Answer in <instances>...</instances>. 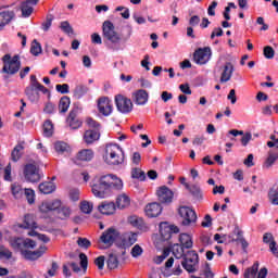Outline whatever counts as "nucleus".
<instances>
[{
  "mask_svg": "<svg viewBox=\"0 0 278 278\" xmlns=\"http://www.w3.org/2000/svg\"><path fill=\"white\" fill-rule=\"evenodd\" d=\"M268 200L271 205H278V187H271L269 189Z\"/></svg>",
  "mask_w": 278,
  "mask_h": 278,
  "instance_id": "e433bc0d",
  "label": "nucleus"
},
{
  "mask_svg": "<svg viewBox=\"0 0 278 278\" xmlns=\"http://www.w3.org/2000/svg\"><path fill=\"white\" fill-rule=\"evenodd\" d=\"M11 192L14 199H23L25 190H23V187L21 185L14 182L11 185Z\"/></svg>",
  "mask_w": 278,
  "mask_h": 278,
  "instance_id": "c9c22d12",
  "label": "nucleus"
},
{
  "mask_svg": "<svg viewBox=\"0 0 278 278\" xmlns=\"http://www.w3.org/2000/svg\"><path fill=\"white\" fill-rule=\"evenodd\" d=\"M68 108H71V98L64 96L60 99L59 112L61 114H66V112H68Z\"/></svg>",
  "mask_w": 278,
  "mask_h": 278,
  "instance_id": "72a5a7b5",
  "label": "nucleus"
},
{
  "mask_svg": "<svg viewBox=\"0 0 278 278\" xmlns=\"http://www.w3.org/2000/svg\"><path fill=\"white\" fill-rule=\"evenodd\" d=\"M92 160H94V151H92V149H83L77 152L73 159V162L74 164L81 166V164H86V162H92Z\"/></svg>",
  "mask_w": 278,
  "mask_h": 278,
  "instance_id": "2eb2a0df",
  "label": "nucleus"
},
{
  "mask_svg": "<svg viewBox=\"0 0 278 278\" xmlns=\"http://www.w3.org/2000/svg\"><path fill=\"white\" fill-rule=\"evenodd\" d=\"M67 123L71 129H79V127H81V121L77 118L74 112L70 113V116L67 117Z\"/></svg>",
  "mask_w": 278,
  "mask_h": 278,
  "instance_id": "f704fd0d",
  "label": "nucleus"
},
{
  "mask_svg": "<svg viewBox=\"0 0 278 278\" xmlns=\"http://www.w3.org/2000/svg\"><path fill=\"white\" fill-rule=\"evenodd\" d=\"M98 112L102 114V116H110L114 111V104H112V100L108 97H101L97 101Z\"/></svg>",
  "mask_w": 278,
  "mask_h": 278,
  "instance_id": "4468645a",
  "label": "nucleus"
},
{
  "mask_svg": "<svg viewBox=\"0 0 278 278\" xmlns=\"http://www.w3.org/2000/svg\"><path fill=\"white\" fill-rule=\"evenodd\" d=\"M185 188L189 190V192L197 199V201H201L203 199V191H201V187L197 185L189 186L188 184H185Z\"/></svg>",
  "mask_w": 278,
  "mask_h": 278,
  "instance_id": "7c9ffc66",
  "label": "nucleus"
},
{
  "mask_svg": "<svg viewBox=\"0 0 278 278\" xmlns=\"http://www.w3.org/2000/svg\"><path fill=\"white\" fill-rule=\"evenodd\" d=\"M98 211L104 216H112L116 214V203L104 201L98 206Z\"/></svg>",
  "mask_w": 278,
  "mask_h": 278,
  "instance_id": "aec40b11",
  "label": "nucleus"
},
{
  "mask_svg": "<svg viewBox=\"0 0 278 278\" xmlns=\"http://www.w3.org/2000/svg\"><path fill=\"white\" fill-rule=\"evenodd\" d=\"M103 160L109 166H121L125 163V152L116 143H108L104 149Z\"/></svg>",
  "mask_w": 278,
  "mask_h": 278,
  "instance_id": "7ed1b4c3",
  "label": "nucleus"
},
{
  "mask_svg": "<svg viewBox=\"0 0 278 278\" xmlns=\"http://www.w3.org/2000/svg\"><path fill=\"white\" fill-rule=\"evenodd\" d=\"M39 192L41 194H51L55 192V184L53 181H46L39 185Z\"/></svg>",
  "mask_w": 278,
  "mask_h": 278,
  "instance_id": "c85d7f7f",
  "label": "nucleus"
},
{
  "mask_svg": "<svg viewBox=\"0 0 278 278\" xmlns=\"http://www.w3.org/2000/svg\"><path fill=\"white\" fill-rule=\"evenodd\" d=\"M12 252L8 249L0 250V260H11Z\"/></svg>",
  "mask_w": 278,
  "mask_h": 278,
  "instance_id": "bf43d9fd",
  "label": "nucleus"
},
{
  "mask_svg": "<svg viewBox=\"0 0 278 278\" xmlns=\"http://www.w3.org/2000/svg\"><path fill=\"white\" fill-rule=\"evenodd\" d=\"M112 190H123V180L116 175L98 176L91 181V192L97 199L112 197Z\"/></svg>",
  "mask_w": 278,
  "mask_h": 278,
  "instance_id": "f257e3e1",
  "label": "nucleus"
},
{
  "mask_svg": "<svg viewBox=\"0 0 278 278\" xmlns=\"http://www.w3.org/2000/svg\"><path fill=\"white\" fill-rule=\"evenodd\" d=\"M87 92L88 87L78 85L74 90V97H76V99H81V97H84V94H87Z\"/></svg>",
  "mask_w": 278,
  "mask_h": 278,
  "instance_id": "c03bdc74",
  "label": "nucleus"
},
{
  "mask_svg": "<svg viewBox=\"0 0 278 278\" xmlns=\"http://www.w3.org/2000/svg\"><path fill=\"white\" fill-rule=\"evenodd\" d=\"M162 204L157 202L149 203L144 208L146 216H148V218H157V216L162 214Z\"/></svg>",
  "mask_w": 278,
  "mask_h": 278,
  "instance_id": "6ab92c4d",
  "label": "nucleus"
},
{
  "mask_svg": "<svg viewBox=\"0 0 278 278\" xmlns=\"http://www.w3.org/2000/svg\"><path fill=\"white\" fill-rule=\"evenodd\" d=\"M210 60H212V49L210 47L200 48L193 53V61L200 66L207 64Z\"/></svg>",
  "mask_w": 278,
  "mask_h": 278,
  "instance_id": "9b49d317",
  "label": "nucleus"
},
{
  "mask_svg": "<svg viewBox=\"0 0 278 278\" xmlns=\"http://www.w3.org/2000/svg\"><path fill=\"white\" fill-rule=\"evenodd\" d=\"M115 105L118 112L122 114H129V112L134 110V103L131 102V99L123 94L115 96Z\"/></svg>",
  "mask_w": 278,
  "mask_h": 278,
  "instance_id": "1a4fd4ad",
  "label": "nucleus"
},
{
  "mask_svg": "<svg viewBox=\"0 0 278 278\" xmlns=\"http://www.w3.org/2000/svg\"><path fill=\"white\" fill-rule=\"evenodd\" d=\"M24 194L29 205L36 203V192L34 189H25Z\"/></svg>",
  "mask_w": 278,
  "mask_h": 278,
  "instance_id": "49530a36",
  "label": "nucleus"
},
{
  "mask_svg": "<svg viewBox=\"0 0 278 278\" xmlns=\"http://www.w3.org/2000/svg\"><path fill=\"white\" fill-rule=\"evenodd\" d=\"M38 4V0H26L22 3L21 10H22V16L24 18H29L31 14L34 13V5Z\"/></svg>",
  "mask_w": 278,
  "mask_h": 278,
  "instance_id": "4be33fe9",
  "label": "nucleus"
},
{
  "mask_svg": "<svg viewBox=\"0 0 278 278\" xmlns=\"http://www.w3.org/2000/svg\"><path fill=\"white\" fill-rule=\"evenodd\" d=\"M61 29L64 34H73V27H71V24L66 21L61 23Z\"/></svg>",
  "mask_w": 278,
  "mask_h": 278,
  "instance_id": "13d9d810",
  "label": "nucleus"
},
{
  "mask_svg": "<svg viewBox=\"0 0 278 278\" xmlns=\"http://www.w3.org/2000/svg\"><path fill=\"white\" fill-rule=\"evenodd\" d=\"M179 245L185 249H192L194 241L192 240V235L182 232L178 237Z\"/></svg>",
  "mask_w": 278,
  "mask_h": 278,
  "instance_id": "393cba45",
  "label": "nucleus"
},
{
  "mask_svg": "<svg viewBox=\"0 0 278 278\" xmlns=\"http://www.w3.org/2000/svg\"><path fill=\"white\" fill-rule=\"evenodd\" d=\"M142 253H143L142 247H140L139 244L134 245L130 252L132 257H140Z\"/></svg>",
  "mask_w": 278,
  "mask_h": 278,
  "instance_id": "603ef678",
  "label": "nucleus"
},
{
  "mask_svg": "<svg viewBox=\"0 0 278 278\" xmlns=\"http://www.w3.org/2000/svg\"><path fill=\"white\" fill-rule=\"evenodd\" d=\"M55 88H56V92H60L61 94H68L70 92L68 84L56 85Z\"/></svg>",
  "mask_w": 278,
  "mask_h": 278,
  "instance_id": "5fc2aeb1",
  "label": "nucleus"
},
{
  "mask_svg": "<svg viewBox=\"0 0 278 278\" xmlns=\"http://www.w3.org/2000/svg\"><path fill=\"white\" fill-rule=\"evenodd\" d=\"M203 227H212V216L205 215L202 224Z\"/></svg>",
  "mask_w": 278,
  "mask_h": 278,
  "instance_id": "774afa93",
  "label": "nucleus"
},
{
  "mask_svg": "<svg viewBox=\"0 0 278 278\" xmlns=\"http://www.w3.org/2000/svg\"><path fill=\"white\" fill-rule=\"evenodd\" d=\"M121 238V232L118 229L111 227L108 228L104 232H102L99 240V249H110Z\"/></svg>",
  "mask_w": 278,
  "mask_h": 278,
  "instance_id": "423d86ee",
  "label": "nucleus"
},
{
  "mask_svg": "<svg viewBox=\"0 0 278 278\" xmlns=\"http://www.w3.org/2000/svg\"><path fill=\"white\" fill-rule=\"evenodd\" d=\"M70 149L68 143L64 141H56L54 143V151H56V153H68Z\"/></svg>",
  "mask_w": 278,
  "mask_h": 278,
  "instance_id": "58836bf2",
  "label": "nucleus"
},
{
  "mask_svg": "<svg viewBox=\"0 0 278 278\" xmlns=\"http://www.w3.org/2000/svg\"><path fill=\"white\" fill-rule=\"evenodd\" d=\"M197 264H199V254L193 250L189 251L181 262V265L187 273H194V270H197Z\"/></svg>",
  "mask_w": 278,
  "mask_h": 278,
  "instance_id": "6e6552de",
  "label": "nucleus"
},
{
  "mask_svg": "<svg viewBox=\"0 0 278 278\" xmlns=\"http://www.w3.org/2000/svg\"><path fill=\"white\" fill-rule=\"evenodd\" d=\"M102 31L104 38H106V40H110L113 45V49H118L116 48V46L121 45V35H118V33H116V30L114 29V24L110 21H105L102 25Z\"/></svg>",
  "mask_w": 278,
  "mask_h": 278,
  "instance_id": "0eeeda50",
  "label": "nucleus"
},
{
  "mask_svg": "<svg viewBox=\"0 0 278 278\" xmlns=\"http://www.w3.org/2000/svg\"><path fill=\"white\" fill-rule=\"evenodd\" d=\"M23 229H37L38 224L34 220V215H25L24 216V224L21 225Z\"/></svg>",
  "mask_w": 278,
  "mask_h": 278,
  "instance_id": "2f4dec72",
  "label": "nucleus"
},
{
  "mask_svg": "<svg viewBox=\"0 0 278 278\" xmlns=\"http://www.w3.org/2000/svg\"><path fill=\"white\" fill-rule=\"evenodd\" d=\"M184 249L182 245H180V243H176L172 247V253L175 256L176 260H181V257H184Z\"/></svg>",
  "mask_w": 278,
  "mask_h": 278,
  "instance_id": "4c0bfd02",
  "label": "nucleus"
},
{
  "mask_svg": "<svg viewBox=\"0 0 278 278\" xmlns=\"http://www.w3.org/2000/svg\"><path fill=\"white\" fill-rule=\"evenodd\" d=\"M93 207L94 205L92 204V202L86 200L80 202V212H83V214H90Z\"/></svg>",
  "mask_w": 278,
  "mask_h": 278,
  "instance_id": "79ce46f5",
  "label": "nucleus"
},
{
  "mask_svg": "<svg viewBox=\"0 0 278 278\" xmlns=\"http://www.w3.org/2000/svg\"><path fill=\"white\" fill-rule=\"evenodd\" d=\"M132 99L136 105H147L149 102V92L144 89H139L132 93Z\"/></svg>",
  "mask_w": 278,
  "mask_h": 278,
  "instance_id": "412c9836",
  "label": "nucleus"
},
{
  "mask_svg": "<svg viewBox=\"0 0 278 278\" xmlns=\"http://www.w3.org/2000/svg\"><path fill=\"white\" fill-rule=\"evenodd\" d=\"M14 18V12L12 11H3L0 13V29H3L5 25H9Z\"/></svg>",
  "mask_w": 278,
  "mask_h": 278,
  "instance_id": "bb28decb",
  "label": "nucleus"
},
{
  "mask_svg": "<svg viewBox=\"0 0 278 278\" xmlns=\"http://www.w3.org/2000/svg\"><path fill=\"white\" fill-rule=\"evenodd\" d=\"M156 197H157L159 203L168 205L173 201V199L175 197V192H173V190H170L166 186H161L156 189Z\"/></svg>",
  "mask_w": 278,
  "mask_h": 278,
  "instance_id": "ddd939ff",
  "label": "nucleus"
},
{
  "mask_svg": "<svg viewBox=\"0 0 278 278\" xmlns=\"http://www.w3.org/2000/svg\"><path fill=\"white\" fill-rule=\"evenodd\" d=\"M10 244L14 251H20V253L25 257V260L36 261L42 257L47 253V245L42 244L37 250L36 241L29 238H12Z\"/></svg>",
  "mask_w": 278,
  "mask_h": 278,
  "instance_id": "f03ea898",
  "label": "nucleus"
},
{
  "mask_svg": "<svg viewBox=\"0 0 278 278\" xmlns=\"http://www.w3.org/2000/svg\"><path fill=\"white\" fill-rule=\"evenodd\" d=\"M28 236H31V237L37 236V237H38V240H40L41 242H45V243L50 242V240H51V239H50L49 237H47L46 235L37 233V232L34 231V230L29 231V232H28Z\"/></svg>",
  "mask_w": 278,
  "mask_h": 278,
  "instance_id": "864d4df0",
  "label": "nucleus"
},
{
  "mask_svg": "<svg viewBox=\"0 0 278 278\" xmlns=\"http://www.w3.org/2000/svg\"><path fill=\"white\" fill-rule=\"evenodd\" d=\"M241 136H242L241 144H242V147H247V144H249V142H251V139L253 138V135H251V132H245Z\"/></svg>",
  "mask_w": 278,
  "mask_h": 278,
  "instance_id": "4d7b16f0",
  "label": "nucleus"
},
{
  "mask_svg": "<svg viewBox=\"0 0 278 278\" xmlns=\"http://www.w3.org/2000/svg\"><path fill=\"white\" fill-rule=\"evenodd\" d=\"M170 255V250L169 249H164L162 255H159L154 257V264H162V262L165 261L166 257Z\"/></svg>",
  "mask_w": 278,
  "mask_h": 278,
  "instance_id": "09e8293b",
  "label": "nucleus"
},
{
  "mask_svg": "<svg viewBox=\"0 0 278 278\" xmlns=\"http://www.w3.org/2000/svg\"><path fill=\"white\" fill-rule=\"evenodd\" d=\"M179 90H180L184 94H192V89H190V85H188V84H181V85H179Z\"/></svg>",
  "mask_w": 278,
  "mask_h": 278,
  "instance_id": "0e129e2a",
  "label": "nucleus"
},
{
  "mask_svg": "<svg viewBox=\"0 0 278 278\" xmlns=\"http://www.w3.org/2000/svg\"><path fill=\"white\" fill-rule=\"evenodd\" d=\"M232 75L233 64H231V62H227L222 70L220 83L227 84V81L231 79Z\"/></svg>",
  "mask_w": 278,
  "mask_h": 278,
  "instance_id": "5701e85b",
  "label": "nucleus"
},
{
  "mask_svg": "<svg viewBox=\"0 0 278 278\" xmlns=\"http://www.w3.org/2000/svg\"><path fill=\"white\" fill-rule=\"evenodd\" d=\"M24 177L26 181L36 184L40 181V169H38L33 163L26 164L24 166Z\"/></svg>",
  "mask_w": 278,
  "mask_h": 278,
  "instance_id": "f8f14e48",
  "label": "nucleus"
},
{
  "mask_svg": "<svg viewBox=\"0 0 278 278\" xmlns=\"http://www.w3.org/2000/svg\"><path fill=\"white\" fill-rule=\"evenodd\" d=\"M178 214L184 219L182 225L185 227L192 225V223H197V213L189 206H180Z\"/></svg>",
  "mask_w": 278,
  "mask_h": 278,
  "instance_id": "9d476101",
  "label": "nucleus"
},
{
  "mask_svg": "<svg viewBox=\"0 0 278 278\" xmlns=\"http://www.w3.org/2000/svg\"><path fill=\"white\" fill-rule=\"evenodd\" d=\"M257 268L260 265L256 263L252 267L248 268L244 273V278H255L257 275Z\"/></svg>",
  "mask_w": 278,
  "mask_h": 278,
  "instance_id": "a18cd8bd",
  "label": "nucleus"
},
{
  "mask_svg": "<svg viewBox=\"0 0 278 278\" xmlns=\"http://www.w3.org/2000/svg\"><path fill=\"white\" fill-rule=\"evenodd\" d=\"M40 92L49 94V89L38 83L36 75H31L30 84L25 90L26 97L34 103L40 99Z\"/></svg>",
  "mask_w": 278,
  "mask_h": 278,
  "instance_id": "20e7f679",
  "label": "nucleus"
},
{
  "mask_svg": "<svg viewBox=\"0 0 278 278\" xmlns=\"http://www.w3.org/2000/svg\"><path fill=\"white\" fill-rule=\"evenodd\" d=\"M129 205H131V199H129V195L125 193L117 195L115 201V207H117V210H126Z\"/></svg>",
  "mask_w": 278,
  "mask_h": 278,
  "instance_id": "b1692460",
  "label": "nucleus"
},
{
  "mask_svg": "<svg viewBox=\"0 0 278 278\" xmlns=\"http://www.w3.org/2000/svg\"><path fill=\"white\" fill-rule=\"evenodd\" d=\"M62 207V201L60 199L46 200L39 205V212L41 214H49V212H55Z\"/></svg>",
  "mask_w": 278,
  "mask_h": 278,
  "instance_id": "dca6fc26",
  "label": "nucleus"
},
{
  "mask_svg": "<svg viewBox=\"0 0 278 278\" xmlns=\"http://www.w3.org/2000/svg\"><path fill=\"white\" fill-rule=\"evenodd\" d=\"M256 24L262 25L261 31H268V24H265L264 17L260 16L256 18Z\"/></svg>",
  "mask_w": 278,
  "mask_h": 278,
  "instance_id": "69168bd1",
  "label": "nucleus"
},
{
  "mask_svg": "<svg viewBox=\"0 0 278 278\" xmlns=\"http://www.w3.org/2000/svg\"><path fill=\"white\" fill-rule=\"evenodd\" d=\"M77 244L78 247H81V249H88V247H90V240L86 238H78Z\"/></svg>",
  "mask_w": 278,
  "mask_h": 278,
  "instance_id": "e2e57ef3",
  "label": "nucleus"
},
{
  "mask_svg": "<svg viewBox=\"0 0 278 278\" xmlns=\"http://www.w3.org/2000/svg\"><path fill=\"white\" fill-rule=\"evenodd\" d=\"M131 177L132 179H140V181H144V172L140 168H134L131 170Z\"/></svg>",
  "mask_w": 278,
  "mask_h": 278,
  "instance_id": "3c124183",
  "label": "nucleus"
},
{
  "mask_svg": "<svg viewBox=\"0 0 278 278\" xmlns=\"http://www.w3.org/2000/svg\"><path fill=\"white\" fill-rule=\"evenodd\" d=\"M130 160L136 166H138L142 161V155H140V152H134Z\"/></svg>",
  "mask_w": 278,
  "mask_h": 278,
  "instance_id": "052dcab7",
  "label": "nucleus"
},
{
  "mask_svg": "<svg viewBox=\"0 0 278 278\" xmlns=\"http://www.w3.org/2000/svg\"><path fill=\"white\" fill-rule=\"evenodd\" d=\"M108 268L110 270H114L115 268H118V256L116 254H110L108 261H106Z\"/></svg>",
  "mask_w": 278,
  "mask_h": 278,
  "instance_id": "a19ab883",
  "label": "nucleus"
},
{
  "mask_svg": "<svg viewBox=\"0 0 278 278\" xmlns=\"http://www.w3.org/2000/svg\"><path fill=\"white\" fill-rule=\"evenodd\" d=\"M100 135L97 130H86L84 134V140L86 144H92V142H97L99 140Z\"/></svg>",
  "mask_w": 278,
  "mask_h": 278,
  "instance_id": "c756f323",
  "label": "nucleus"
},
{
  "mask_svg": "<svg viewBox=\"0 0 278 278\" xmlns=\"http://www.w3.org/2000/svg\"><path fill=\"white\" fill-rule=\"evenodd\" d=\"M96 266H98L99 270H103V266H105V256H99L94 260Z\"/></svg>",
  "mask_w": 278,
  "mask_h": 278,
  "instance_id": "680f3d73",
  "label": "nucleus"
},
{
  "mask_svg": "<svg viewBox=\"0 0 278 278\" xmlns=\"http://www.w3.org/2000/svg\"><path fill=\"white\" fill-rule=\"evenodd\" d=\"M23 146H21V144H17L14 149H13V151H12V153H11V160L13 161V162H18L20 160H21V155H23Z\"/></svg>",
  "mask_w": 278,
  "mask_h": 278,
  "instance_id": "ea45409f",
  "label": "nucleus"
},
{
  "mask_svg": "<svg viewBox=\"0 0 278 278\" xmlns=\"http://www.w3.org/2000/svg\"><path fill=\"white\" fill-rule=\"evenodd\" d=\"M269 249H270L273 255H275V257H278L277 242L271 241V242L269 243Z\"/></svg>",
  "mask_w": 278,
  "mask_h": 278,
  "instance_id": "338daca9",
  "label": "nucleus"
},
{
  "mask_svg": "<svg viewBox=\"0 0 278 278\" xmlns=\"http://www.w3.org/2000/svg\"><path fill=\"white\" fill-rule=\"evenodd\" d=\"M128 223L129 225L136 227L137 229H140L141 231H144V229H147V226H144V220L136 215L129 216Z\"/></svg>",
  "mask_w": 278,
  "mask_h": 278,
  "instance_id": "cd10ccee",
  "label": "nucleus"
},
{
  "mask_svg": "<svg viewBox=\"0 0 278 278\" xmlns=\"http://www.w3.org/2000/svg\"><path fill=\"white\" fill-rule=\"evenodd\" d=\"M138 242V235L136 232H125L122 236V242L117 243L122 249H129V247H134Z\"/></svg>",
  "mask_w": 278,
  "mask_h": 278,
  "instance_id": "a211bd4d",
  "label": "nucleus"
},
{
  "mask_svg": "<svg viewBox=\"0 0 278 278\" xmlns=\"http://www.w3.org/2000/svg\"><path fill=\"white\" fill-rule=\"evenodd\" d=\"M86 124L88 125V127H90L91 129H99V127H101V125L94 121L91 117H87L86 119Z\"/></svg>",
  "mask_w": 278,
  "mask_h": 278,
  "instance_id": "6e6d98bb",
  "label": "nucleus"
},
{
  "mask_svg": "<svg viewBox=\"0 0 278 278\" xmlns=\"http://www.w3.org/2000/svg\"><path fill=\"white\" fill-rule=\"evenodd\" d=\"M30 53L33 55H40L42 53V47L40 43L36 40L33 41L31 47H30Z\"/></svg>",
  "mask_w": 278,
  "mask_h": 278,
  "instance_id": "de8ad7c7",
  "label": "nucleus"
},
{
  "mask_svg": "<svg viewBox=\"0 0 278 278\" xmlns=\"http://www.w3.org/2000/svg\"><path fill=\"white\" fill-rule=\"evenodd\" d=\"M43 136H46V138H51V136H53V123H51V121H46L43 123Z\"/></svg>",
  "mask_w": 278,
  "mask_h": 278,
  "instance_id": "37998d69",
  "label": "nucleus"
},
{
  "mask_svg": "<svg viewBox=\"0 0 278 278\" xmlns=\"http://www.w3.org/2000/svg\"><path fill=\"white\" fill-rule=\"evenodd\" d=\"M263 55L266 58V60H273V58H275V49H273L270 46L264 47Z\"/></svg>",
  "mask_w": 278,
  "mask_h": 278,
  "instance_id": "8fccbe9b",
  "label": "nucleus"
},
{
  "mask_svg": "<svg viewBox=\"0 0 278 278\" xmlns=\"http://www.w3.org/2000/svg\"><path fill=\"white\" fill-rule=\"evenodd\" d=\"M160 233L163 240H170L173 233H179V227L168 224V222H162L160 224Z\"/></svg>",
  "mask_w": 278,
  "mask_h": 278,
  "instance_id": "f3484780",
  "label": "nucleus"
},
{
  "mask_svg": "<svg viewBox=\"0 0 278 278\" xmlns=\"http://www.w3.org/2000/svg\"><path fill=\"white\" fill-rule=\"evenodd\" d=\"M3 67L2 73H5L7 75H16L18 71H21V58L18 55H10L5 54L2 58Z\"/></svg>",
  "mask_w": 278,
  "mask_h": 278,
  "instance_id": "39448f33",
  "label": "nucleus"
},
{
  "mask_svg": "<svg viewBox=\"0 0 278 278\" xmlns=\"http://www.w3.org/2000/svg\"><path fill=\"white\" fill-rule=\"evenodd\" d=\"M73 210H71V206L62 205L61 203V207L58 211L59 218H61V220H66V218H71Z\"/></svg>",
  "mask_w": 278,
  "mask_h": 278,
  "instance_id": "473e14b6",
  "label": "nucleus"
},
{
  "mask_svg": "<svg viewBox=\"0 0 278 278\" xmlns=\"http://www.w3.org/2000/svg\"><path fill=\"white\" fill-rule=\"evenodd\" d=\"M278 160V148H275L273 150H269L267 159L265 160L263 164V168H273V165Z\"/></svg>",
  "mask_w": 278,
  "mask_h": 278,
  "instance_id": "a878e982",
  "label": "nucleus"
}]
</instances>
